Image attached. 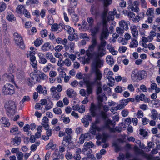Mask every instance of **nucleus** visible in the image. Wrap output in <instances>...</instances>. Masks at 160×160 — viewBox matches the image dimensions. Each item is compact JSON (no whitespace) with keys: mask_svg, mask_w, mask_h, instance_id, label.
<instances>
[{"mask_svg":"<svg viewBox=\"0 0 160 160\" xmlns=\"http://www.w3.org/2000/svg\"><path fill=\"white\" fill-rule=\"evenodd\" d=\"M108 9L107 8H105L101 15V18L103 29L100 34V39H107L109 35V32L107 26L108 22L110 20H113L114 16L116 14V9H114L113 11L108 12Z\"/></svg>","mask_w":160,"mask_h":160,"instance_id":"obj_1","label":"nucleus"},{"mask_svg":"<svg viewBox=\"0 0 160 160\" xmlns=\"http://www.w3.org/2000/svg\"><path fill=\"white\" fill-rule=\"evenodd\" d=\"M103 62L100 59H98L94 61L92 63L91 68L93 72H94L95 75V80L96 81L100 80L102 78V73L100 70L98 69L102 66Z\"/></svg>","mask_w":160,"mask_h":160,"instance_id":"obj_2","label":"nucleus"},{"mask_svg":"<svg viewBox=\"0 0 160 160\" xmlns=\"http://www.w3.org/2000/svg\"><path fill=\"white\" fill-rule=\"evenodd\" d=\"M102 102H98L97 106H96L93 103H92L91 104L90 111L91 115L93 117H94L96 114V112L97 110H98L100 112L101 111V113L104 117H105V115L104 112L101 111L102 108L104 106L102 104Z\"/></svg>","mask_w":160,"mask_h":160,"instance_id":"obj_3","label":"nucleus"},{"mask_svg":"<svg viewBox=\"0 0 160 160\" xmlns=\"http://www.w3.org/2000/svg\"><path fill=\"white\" fill-rule=\"evenodd\" d=\"M91 42L92 44L89 46L88 49L86 51L87 55L90 58L93 57H95V53L96 52L95 51L94 49L97 44V39L95 38H93Z\"/></svg>","mask_w":160,"mask_h":160,"instance_id":"obj_4","label":"nucleus"},{"mask_svg":"<svg viewBox=\"0 0 160 160\" xmlns=\"http://www.w3.org/2000/svg\"><path fill=\"white\" fill-rule=\"evenodd\" d=\"M2 92L5 95H12L15 92L14 86L9 83H6L2 89Z\"/></svg>","mask_w":160,"mask_h":160,"instance_id":"obj_5","label":"nucleus"},{"mask_svg":"<svg viewBox=\"0 0 160 160\" xmlns=\"http://www.w3.org/2000/svg\"><path fill=\"white\" fill-rule=\"evenodd\" d=\"M17 104L14 101L10 100L6 103L5 107L7 111L11 114H13L15 113L16 108Z\"/></svg>","mask_w":160,"mask_h":160,"instance_id":"obj_6","label":"nucleus"},{"mask_svg":"<svg viewBox=\"0 0 160 160\" xmlns=\"http://www.w3.org/2000/svg\"><path fill=\"white\" fill-rule=\"evenodd\" d=\"M14 36L16 44L21 48H24L25 46L22 37L17 33H14Z\"/></svg>","mask_w":160,"mask_h":160,"instance_id":"obj_7","label":"nucleus"},{"mask_svg":"<svg viewBox=\"0 0 160 160\" xmlns=\"http://www.w3.org/2000/svg\"><path fill=\"white\" fill-rule=\"evenodd\" d=\"M91 138L90 134L89 133H86L84 134H82L79 138V142L81 144H82L84 140H89Z\"/></svg>","mask_w":160,"mask_h":160,"instance_id":"obj_8","label":"nucleus"},{"mask_svg":"<svg viewBox=\"0 0 160 160\" xmlns=\"http://www.w3.org/2000/svg\"><path fill=\"white\" fill-rule=\"evenodd\" d=\"M95 57L98 58L102 57L106 54L105 48L98 47V51L96 52Z\"/></svg>","mask_w":160,"mask_h":160,"instance_id":"obj_9","label":"nucleus"},{"mask_svg":"<svg viewBox=\"0 0 160 160\" xmlns=\"http://www.w3.org/2000/svg\"><path fill=\"white\" fill-rule=\"evenodd\" d=\"M50 91L51 92L52 98L56 100H58L60 98V94L55 91V88H51Z\"/></svg>","mask_w":160,"mask_h":160,"instance_id":"obj_10","label":"nucleus"},{"mask_svg":"<svg viewBox=\"0 0 160 160\" xmlns=\"http://www.w3.org/2000/svg\"><path fill=\"white\" fill-rule=\"evenodd\" d=\"M102 130L101 128L98 126H95L94 124H92L91 125L89 131L92 134L95 135L97 131L98 132H100Z\"/></svg>","mask_w":160,"mask_h":160,"instance_id":"obj_11","label":"nucleus"},{"mask_svg":"<svg viewBox=\"0 0 160 160\" xmlns=\"http://www.w3.org/2000/svg\"><path fill=\"white\" fill-rule=\"evenodd\" d=\"M54 46L52 45H50L49 43H45L41 47V49L42 51L46 52L48 51L49 50H52L54 49Z\"/></svg>","mask_w":160,"mask_h":160,"instance_id":"obj_12","label":"nucleus"},{"mask_svg":"<svg viewBox=\"0 0 160 160\" xmlns=\"http://www.w3.org/2000/svg\"><path fill=\"white\" fill-rule=\"evenodd\" d=\"M75 44L74 43L71 42L68 45L65 46V50L67 52H68L70 53H72L74 52L75 48Z\"/></svg>","mask_w":160,"mask_h":160,"instance_id":"obj_13","label":"nucleus"},{"mask_svg":"<svg viewBox=\"0 0 160 160\" xmlns=\"http://www.w3.org/2000/svg\"><path fill=\"white\" fill-rule=\"evenodd\" d=\"M36 90L39 93L43 94L44 95H46L47 94V90L46 87H43L40 85L37 86Z\"/></svg>","mask_w":160,"mask_h":160,"instance_id":"obj_14","label":"nucleus"},{"mask_svg":"<svg viewBox=\"0 0 160 160\" xmlns=\"http://www.w3.org/2000/svg\"><path fill=\"white\" fill-rule=\"evenodd\" d=\"M130 29L133 37L137 38L138 35V32L137 27L135 25H132L130 27Z\"/></svg>","mask_w":160,"mask_h":160,"instance_id":"obj_15","label":"nucleus"},{"mask_svg":"<svg viewBox=\"0 0 160 160\" xmlns=\"http://www.w3.org/2000/svg\"><path fill=\"white\" fill-rule=\"evenodd\" d=\"M129 24V22H127L124 20L121 21L119 23V26L124 29L126 31L128 29V25Z\"/></svg>","mask_w":160,"mask_h":160,"instance_id":"obj_16","label":"nucleus"},{"mask_svg":"<svg viewBox=\"0 0 160 160\" xmlns=\"http://www.w3.org/2000/svg\"><path fill=\"white\" fill-rule=\"evenodd\" d=\"M71 137L70 136H66L63 138V140L62 142V144L65 147L68 146L70 144V142L71 140Z\"/></svg>","mask_w":160,"mask_h":160,"instance_id":"obj_17","label":"nucleus"},{"mask_svg":"<svg viewBox=\"0 0 160 160\" xmlns=\"http://www.w3.org/2000/svg\"><path fill=\"white\" fill-rule=\"evenodd\" d=\"M38 56L39 58V62L40 63L44 64L46 63L47 60L44 58V55L42 53H38Z\"/></svg>","mask_w":160,"mask_h":160,"instance_id":"obj_18","label":"nucleus"},{"mask_svg":"<svg viewBox=\"0 0 160 160\" xmlns=\"http://www.w3.org/2000/svg\"><path fill=\"white\" fill-rule=\"evenodd\" d=\"M139 71L135 69L132 71L131 75L132 79L133 80H136L137 79H139Z\"/></svg>","mask_w":160,"mask_h":160,"instance_id":"obj_19","label":"nucleus"},{"mask_svg":"<svg viewBox=\"0 0 160 160\" xmlns=\"http://www.w3.org/2000/svg\"><path fill=\"white\" fill-rule=\"evenodd\" d=\"M21 138L19 137H15L14 138L11 139V143L15 146H18L20 143Z\"/></svg>","mask_w":160,"mask_h":160,"instance_id":"obj_20","label":"nucleus"},{"mask_svg":"<svg viewBox=\"0 0 160 160\" xmlns=\"http://www.w3.org/2000/svg\"><path fill=\"white\" fill-rule=\"evenodd\" d=\"M2 77L4 79H5L6 81L12 82H14V76L11 73L9 74H5L3 75Z\"/></svg>","mask_w":160,"mask_h":160,"instance_id":"obj_21","label":"nucleus"},{"mask_svg":"<svg viewBox=\"0 0 160 160\" xmlns=\"http://www.w3.org/2000/svg\"><path fill=\"white\" fill-rule=\"evenodd\" d=\"M148 89L150 91L155 90V92L157 93L160 92V88L158 87L157 84L155 83H152L150 85V88H149Z\"/></svg>","mask_w":160,"mask_h":160,"instance_id":"obj_22","label":"nucleus"},{"mask_svg":"<svg viewBox=\"0 0 160 160\" xmlns=\"http://www.w3.org/2000/svg\"><path fill=\"white\" fill-rule=\"evenodd\" d=\"M0 122L5 127H8L10 125L9 120L6 117L2 118L1 119Z\"/></svg>","mask_w":160,"mask_h":160,"instance_id":"obj_23","label":"nucleus"},{"mask_svg":"<svg viewBox=\"0 0 160 160\" xmlns=\"http://www.w3.org/2000/svg\"><path fill=\"white\" fill-rule=\"evenodd\" d=\"M87 87V96H88L90 94H91L93 90V86L92 83H88L86 84Z\"/></svg>","mask_w":160,"mask_h":160,"instance_id":"obj_24","label":"nucleus"},{"mask_svg":"<svg viewBox=\"0 0 160 160\" xmlns=\"http://www.w3.org/2000/svg\"><path fill=\"white\" fill-rule=\"evenodd\" d=\"M66 93L70 98H72L75 96L76 92L72 89H68L66 91Z\"/></svg>","mask_w":160,"mask_h":160,"instance_id":"obj_25","label":"nucleus"},{"mask_svg":"<svg viewBox=\"0 0 160 160\" xmlns=\"http://www.w3.org/2000/svg\"><path fill=\"white\" fill-rule=\"evenodd\" d=\"M31 64L34 68V71L35 73H37L38 67L37 64V62L36 58L30 60Z\"/></svg>","mask_w":160,"mask_h":160,"instance_id":"obj_26","label":"nucleus"},{"mask_svg":"<svg viewBox=\"0 0 160 160\" xmlns=\"http://www.w3.org/2000/svg\"><path fill=\"white\" fill-rule=\"evenodd\" d=\"M142 15V18H143L144 16V13L142 12H141L139 14H138V15L135 16L132 19V21L134 23H136L138 22L140 20V18H142V17H140L139 15Z\"/></svg>","mask_w":160,"mask_h":160,"instance_id":"obj_27","label":"nucleus"},{"mask_svg":"<svg viewBox=\"0 0 160 160\" xmlns=\"http://www.w3.org/2000/svg\"><path fill=\"white\" fill-rule=\"evenodd\" d=\"M56 144H53L52 141L50 140L48 144L46 146L45 148L47 150H49L51 148H52V150H54L56 148Z\"/></svg>","mask_w":160,"mask_h":160,"instance_id":"obj_28","label":"nucleus"},{"mask_svg":"<svg viewBox=\"0 0 160 160\" xmlns=\"http://www.w3.org/2000/svg\"><path fill=\"white\" fill-rule=\"evenodd\" d=\"M26 9L23 5H19L16 8V12L18 13H23Z\"/></svg>","mask_w":160,"mask_h":160,"instance_id":"obj_29","label":"nucleus"},{"mask_svg":"<svg viewBox=\"0 0 160 160\" xmlns=\"http://www.w3.org/2000/svg\"><path fill=\"white\" fill-rule=\"evenodd\" d=\"M36 52L35 51H28L27 53L28 57H30V60L36 58L35 56Z\"/></svg>","mask_w":160,"mask_h":160,"instance_id":"obj_30","label":"nucleus"},{"mask_svg":"<svg viewBox=\"0 0 160 160\" xmlns=\"http://www.w3.org/2000/svg\"><path fill=\"white\" fill-rule=\"evenodd\" d=\"M106 61L108 64L112 66L114 63L113 58L110 56H108L106 58Z\"/></svg>","mask_w":160,"mask_h":160,"instance_id":"obj_31","label":"nucleus"},{"mask_svg":"<svg viewBox=\"0 0 160 160\" xmlns=\"http://www.w3.org/2000/svg\"><path fill=\"white\" fill-rule=\"evenodd\" d=\"M90 77V75L89 74H83V81L86 84L88 83H90L91 82H90L89 79Z\"/></svg>","mask_w":160,"mask_h":160,"instance_id":"obj_32","label":"nucleus"},{"mask_svg":"<svg viewBox=\"0 0 160 160\" xmlns=\"http://www.w3.org/2000/svg\"><path fill=\"white\" fill-rule=\"evenodd\" d=\"M139 79L142 80L145 78L147 76V73L144 70L139 71Z\"/></svg>","mask_w":160,"mask_h":160,"instance_id":"obj_33","label":"nucleus"},{"mask_svg":"<svg viewBox=\"0 0 160 160\" xmlns=\"http://www.w3.org/2000/svg\"><path fill=\"white\" fill-rule=\"evenodd\" d=\"M68 39L70 41H72L74 40H75L77 41L78 39V35L74 32L73 34H70L68 37Z\"/></svg>","mask_w":160,"mask_h":160,"instance_id":"obj_34","label":"nucleus"},{"mask_svg":"<svg viewBox=\"0 0 160 160\" xmlns=\"http://www.w3.org/2000/svg\"><path fill=\"white\" fill-rule=\"evenodd\" d=\"M64 29L66 30L70 34H73L74 33V29L69 26H66L64 27Z\"/></svg>","mask_w":160,"mask_h":160,"instance_id":"obj_35","label":"nucleus"},{"mask_svg":"<svg viewBox=\"0 0 160 160\" xmlns=\"http://www.w3.org/2000/svg\"><path fill=\"white\" fill-rule=\"evenodd\" d=\"M138 42L136 39H133L130 43L129 47L130 48H134L137 47L138 45Z\"/></svg>","mask_w":160,"mask_h":160,"instance_id":"obj_36","label":"nucleus"},{"mask_svg":"<svg viewBox=\"0 0 160 160\" xmlns=\"http://www.w3.org/2000/svg\"><path fill=\"white\" fill-rule=\"evenodd\" d=\"M33 78L32 77L31 78H28L26 80V82L28 85L30 87H32L34 84V82L33 81Z\"/></svg>","mask_w":160,"mask_h":160,"instance_id":"obj_37","label":"nucleus"},{"mask_svg":"<svg viewBox=\"0 0 160 160\" xmlns=\"http://www.w3.org/2000/svg\"><path fill=\"white\" fill-rule=\"evenodd\" d=\"M94 19L92 17H88L87 18V21L88 23V26L89 27L92 28L94 23Z\"/></svg>","mask_w":160,"mask_h":160,"instance_id":"obj_38","label":"nucleus"},{"mask_svg":"<svg viewBox=\"0 0 160 160\" xmlns=\"http://www.w3.org/2000/svg\"><path fill=\"white\" fill-rule=\"evenodd\" d=\"M84 145L86 147L89 148L95 147V145L91 141L85 142L84 143Z\"/></svg>","mask_w":160,"mask_h":160,"instance_id":"obj_39","label":"nucleus"},{"mask_svg":"<svg viewBox=\"0 0 160 160\" xmlns=\"http://www.w3.org/2000/svg\"><path fill=\"white\" fill-rule=\"evenodd\" d=\"M7 18L9 21L12 22L15 20L13 15L11 12L8 13L7 16Z\"/></svg>","mask_w":160,"mask_h":160,"instance_id":"obj_40","label":"nucleus"},{"mask_svg":"<svg viewBox=\"0 0 160 160\" xmlns=\"http://www.w3.org/2000/svg\"><path fill=\"white\" fill-rule=\"evenodd\" d=\"M125 29L121 27H117L116 29V31L117 33L120 35H122L124 32Z\"/></svg>","mask_w":160,"mask_h":160,"instance_id":"obj_41","label":"nucleus"},{"mask_svg":"<svg viewBox=\"0 0 160 160\" xmlns=\"http://www.w3.org/2000/svg\"><path fill=\"white\" fill-rule=\"evenodd\" d=\"M40 144V142H35V144L32 145L30 147L31 151L33 152L35 151L36 150L37 147Z\"/></svg>","mask_w":160,"mask_h":160,"instance_id":"obj_42","label":"nucleus"},{"mask_svg":"<svg viewBox=\"0 0 160 160\" xmlns=\"http://www.w3.org/2000/svg\"><path fill=\"white\" fill-rule=\"evenodd\" d=\"M154 14V10L152 8H148L146 13V14L148 16H153Z\"/></svg>","mask_w":160,"mask_h":160,"instance_id":"obj_43","label":"nucleus"},{"mask_svg":"<svg viewBox=\"0 0 160 160\" xmlns=\"http://www.w3.org/2000/svg\"><path fill=\"white\" fill-rule=\"evenodd\" d=\"M7 7L6 4L2 2L0 3V12L4 11Z\"/></svg>","mask_w":160,"mask_h":160,"instance_id":"obj_44","label":"nucleus"},{"mask_svg":"<svg viewBox=\"0 0 160 160\" xmlns=\"http://www.w3.org/2000/svg\"><path fill=\"white\" fill-rule=\"evenodd\" d=\"M72 21L75 23L77 22L79 20V17L76 14L74 13L71 16Z\"/></svg>","mask_w":160,"mask_h":160,"instance_id":"obj_45","label":"nucleus"},{"mask_svg":"<svg viewBox=\"0 0 160 160\" xmlns=\"http://www.w3.org/2000/svg\"><path fill=\"white\" fill-rule=\"evenodd\" d=\"M38 76L42 80H45L48 78V76L44 73L41 72L38 74Z\"/></svg>","mask_w":160,"mask_h":160,"instance_id":"obj_46","label":"nucleus"},{"mask_svg":"<svg viewBox=\"0 0 160 160\" xmlns=\"http://www.w3.org/2000/svg\"><path fill=\"white\" fill-rule=\"evenodd\" d=\"M52 66V65L50 63H49L48 65L44 66L43 68V70L45 72H48Z\"/></svg>","mask_w":160,"mask_h":160,"instance_id":"obj_47","label":"nucleus"},{"mask_svg":"<svg viewBox=\"0 0 160 160\" xmlns=\"http://www.w3.org/2000/svg\"><path fill=\"white\" fill-rule=\"evenodd\" d=\"M100 39V44L98 45V47L105 48V47L107 44V42L104 39Z\"/></svg>","mask_w":160,"mask_h":160,"instance_id":"obj_48","label":"nucleus"},{"mask_svg":"<svg viewBox=\"0 0 160 160\" xmlns=\"http://www.w3.org/2000/svg\"><path fill=\"white\" fill-rule=\"evenodd\" d=\"M98 102H102L104 100H107V98L105 95H100L98 96Z\"/></svg>","mask_w":160,"mask_h":160,"instance_id":"obj_49","label":"nucleus"},{"mask_svg":"<svg viewBox=\"0 0 160 160\" xmlns=\"http://www.w3.org/2000/svg\"><path fill=\"white\" fill-rule=\"evenodd\" d=\"M152 115L151 117L152 119L155 120L157 118L158 112H157L155 109H153L151 112Z\"/></svg>","mask_w":160,"mask_h":160,"instance_id":"obj_50","label":"nucleus"},{"mask_svg":"<svg viewBox=\"0 0 160 160\" xmlns=\"http://www.w3.org/2000/svg\"><path fill=\"white\" fill-rule=\"evenodd\" d=\"M64 65H65L67 67H70L71 65V62L68 58H67L62 61Z\"/></svg>","mask_w":160,"mask_h":160,"instance_id":"obj_51","label":"nucleus"},{"mask_svg":"<svg viewBox=\"0 0 160 160\" xmlns=\"http://www.w3.org/2000/svg\"><path fill=\"white\" fill-rule=\"evenodd\" d=\"M118 41L119 42L122 43V44L123 45H126L128 42V41L126 39L121 37L119 38Z\"/></svg>","mask_w":160,"mask_h":160,"instance_id":"obj_52","label":"nucleus"},{"mask_svg":"<svg viewBox=\"0 0 160 160\" xmlns=\"http://www.w3.org/2000/svg\"><path fill=\"white\" fill-rule=\"evenodd\" d=\"M30 100V98L28 96H25L20 102V104L22 105L24 102L28 101Z\"/></svg>","mask_w":160,"mask_h":160,"instance_id":"obj_53","label":"nucleus"},{"mask_svg":"<svg viewBox=\"0 0 160 160\" xmlns=\"http://www.w3.org/2000/svg\"><path fill=\"white\" fill-rule=\"evenodd\" d=\"M42 42V39L41 38H38L34 42L35 45L37 47L40 46Z\"/></svg>","mask_w":160,"mask_h":160,"instance_id":"obj_54","label":"nucleus"},{"mask_svg":"<svg viewBox=\"0 0 160 160\" xmlns=\"http://www.w3.org/2000/svg\"><path fill=\"white\" fill-rule=\"evenodd\" d=\"M100 27L99 26L97 25L95 26L91 30V32L92 34L95 35L99 31Z\"/></svg>","mask_w":160,"mask_h":160,"instance_id":"obj_55","label":"nucleus"},{"mask_svg":"<svg viewBox=\"0 0 160 160\" xmlns=\"http://www.w3.org/2000/svg\"><path fill=\"white\" fill-rule=\"evenodd\" d=\"M104 72H107V78H108L109 77L112 76L113 75V72H112L110 71L108 68H106L104 70Z\"/></svg>","mask_w":160,"mask_h":160,"instance_id":"obj_56","label":"nucleus"},{"mask_svg":"<svg viewBox=\"0 0 160 160\" xmlns=\"http://www.w3.org/2000/svg\"><path fill=\"white\" fill-rule=\"evenodd\" d=\"M78 0H70V6L76 8L77 5Z\"/></svg>","mask_w":160,"mask_h":160,"instance_id":"obj_57","label":"nucleus"},{"mask_svg":"<svg viewBox=\"0 0 160 160\" xmlns=\"http://www.w3.org/2000/svg\"><path fill=\"white\" fill-rule=\"evenodd\" d=\"M54 112L56 114H61L62 113L61 109L58 107L54 108L53 109Z\"/></svg>","mask_w":160,"mask_h":160,"instance_id":"obj_58","label":"nucleus"},{"mask_svg":"<svg viewBox=\"0 0 160 160\" xmlns=\"http://www.w3.org/2000/svg\"><path fill=\"white\" fill-rule=\"evenodd\" d=\"M17 156L18 160H23V155L21 152H17Z\"/></svg>","mask_w":160,"mask_h":160,"instance_id":"obj_59","label":"nucleus"},{"mask_svg":"<svg viewBox=\"0 0 160 160\" xmlns=\"http://www.w3.org/2000/svg\"><path fill=\"white\" fill-rule=\"evenodd\" d=\"M64 68L63 67H60L58 68V71L60 73H61L62 76L65 75L66 74L65 72L64 71Z\"/></svg>","mask_w":160,"mask_h":160,"instance_id":"obj_60","label":"nucleus"},{"mask_svg":"<svg viewBox=\"0 0 160 160\" xmlns=\"http://www.w3.org/2000/svg\"><path fill=\"white\" fill-rule=\"evenodd\" d=\"M140 134L145 137L147 135L148 132L143 129H140L139 130Z\"/></svg>","mask_w":160,"mask_h":160,"instance_id":"obj_61","label":"nucleus"},{"mask_svg":"<svg viewBox=\"0 0 160 160\" xmlns=\"http://www.w3.org/2000/svg\"><path fill=\"white\" fill-rule=\"evenodd\" d=\"M107 79L109 81H110V82H111L112 83L111 84H109V86L112 87L114 85L113 83L115 82V79H114L112 77V76L111 77H108L107 78Z\"/></svg>","mask_w":160,"mask_h":160,"instance_id":"obj_62","label":"nucleus"},{"mask_svg":"<svg viewBox=\"0 0 160 160\" xmlns=\"http://www.w3.org/2000/svg\"><path fill=\"white\" fill-rule=\"evenodd\" d=\"M62 120L65 124L68 123L70 122V119L68 117H62Z\"/></svg>","mask_w":160,"mask_h":160,"instance_id":"obj_63","label":"nucleus"},{"mask_svg":"<svg viewBox=\"0 0 160 160\" xmlns=\"http://www.w3.org/2000/svg\"><path fill=\"white\" fill-rule=\"evenodd\" d=\"M127 16L129 19L133 18L135 17V14L131 11L128 12Z\"/></svg>","mask_w":160,"mask_h":160,"instance_id":"obj_64","label":"nucleus"}]
</instances>
